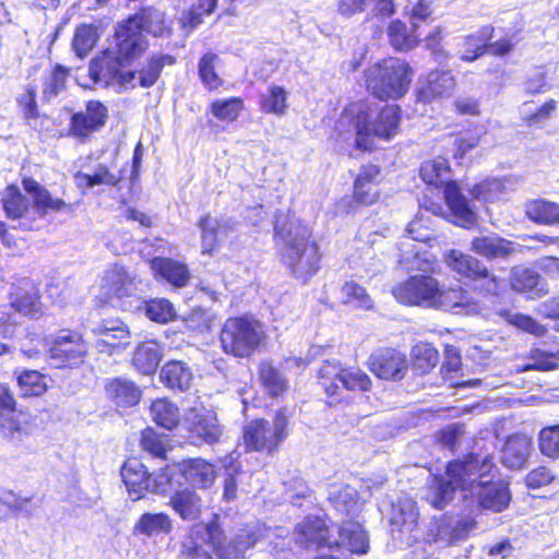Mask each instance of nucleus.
Here are the masks:
<instances>
[{
  "label": "nucleus",
  "mask_w": 559,
  "mask_h": 559,
  "mask_svg": "<svg viewBox=\"0 0 559 559\" xmlns=\"http://www.w3.org/2000/svg\"><path fill=\"white\" fill-rule=\"evenodd\" d=\"M162 353L158 344L154 341L144 342L134 350L133 366L143 374L153 373L159 365Z\"/></svg>",
  "instance_id": "obj_40"
},
{
  "label": "nucleus",
  "mask_w": 559,
  "mask_h": 559,
  "mask_svg": "<svg viewBox=\"0 0 559 559\" xmlns=\"http://www.w3.org/2000/svg\"><path fill=\"white\" fill-rule=\"evenodd\" d=\"M274 241L281 261L296 280L305 284L317 274L321 253L309 226L296 218L277 217Z\"/></svg>",
  "instance_id": "obj_1"
},
{
  "label": "nucleus",
  "mask_w": 559,
  "mask_h": 559,
  "mask_svg": "<svg viewBox=\"0 0 559 559\" xmlns=\"http://www.w3.org/2000/svg\"><path fill=\"white\" fill-rule=\"evenodd\" d=\"M295 539L297 544L307 549H320L322 547L333 549V542L329 538L325 521L319 516H309L298 523Z\"/></svg>",
  "instance_id": "obj_21"
},
{
  "label": "nucleus",
  "mask_w": 559,
  "mask_h": 559,
  "mask_svg": "<svg viewBox=\"0 0 559 559\" xmlns=\"http://www.w3.org/2000/svg\"><path fill=\"white\" fill-rule=\"evenodd\" d=\"M129 20L136 25L140 32H146L155 37H163L169 34V27L166 25L164 14L156 9H143Z\"/></svg>",
  "instance_id": "obj_37"
},
{
  "label": "nucleus",
  "mask_w": 559,
  "mask_h": 559,
  "mask_svg": "<svg viewBox=\"0 0 559 559\" xmlns=\"http://www.w3.org/2000/svg\"><path fill=\"white\" fill-rule=\"evenodd\" d=\"M126 64L110 51L107 50L94 58L88 67V75L94 84L109 86L111 84L135 86V72L123 71Z\"/></svg>",
  "instance_id": "obj_14"
},
{
  "label": "nucleus",
  "mask_w": 559,
  "mask_h": 559,
  "mask_svg": "<svg viewBox=\"0 0 559 559\" xmlns=\"http://www.w3.org/2000/svg\"><path fill=\"white\" fill-rule=\"evenodd\" d=\"M455 87L454 76L450 71H432L427 76L423 88L426 96L437 97L450 94Z\"/></svg>",
  "instance_id": "obj_50"
},
{
  "label": "nucleus",
  "mask_w": 559,
  "mask_h": 559,
  "mask_svg": "<svg viewBox=\"0 0 559 559\" xmlns=\"http://www.w3.org/2000/svg\"><path fill=\"white\" fill-rule=\"evenodd\" d=\"M108 119V109L99 100H90L84 111L74 112L70 119L69 133L81 141L102 129Z\"/></svg>",
  "instance_id": "obj_19"
},
{
  "label": "nucleus",
  "mask_w": 559,
  "mask_h": 559,
  "mask_svg": "<svg viewBox=\"0 0 559 559\" xmlns=\"http://www.w3.org/2000/svg\"><path fill=\"white\" fill-rule=\"evenodd\" d=\"M350 122L356 135V146L361 150L371 147L370 136L390 139L400 123V108L396 105H386L381 110L361 103L346 109L338 120L340 126Z\"/></svg>",
  "instance_id": "obj_3"
},
{
  "label": "nucleus",
  "mask_w": 559,
  "mask_h": 559,
  "mask_svg": "<svg viewBox=\"0 0 559 559\" xmlns=\"http://www.w3.org/2000/svg\"><path fill=\"white\" fill-rule=\"evenodd\" d=\"M177 477H175L174 489L168 493L170 495L168 506L182 521H195L202 512V499L191 488L177 489Z\"/></svg>",
  "instance_id": "obj_22"
},
{
  "label": "nucleus",
  "mask_w": 559,
  "mask_h": 559,
  "mask_svg": "<svg viewBox=\"0 0 559 559\" xmlns=\"http://www.w3.org/2000/svg\"><path fill=\"white\" fill-rule=\"evenodd\" d=\"M287 97L288 92L283 86L271 84L261 95L260 108L264 114L284 116L288 108Z\"/></svg>",
  "instance_id": "obj_46"
},
{
  "label": "nucleus",
  "mask_w": 559,
  "mask_h": 559,
  "mask_svg": "<svg viewBox=\"0 0 559 559\" xmlns=\"http://www.w3.org/2000/svg\"><path fill=\"white\" fill-rule=\"evenodd\" d=\"M259 380L272 396H280L288 389L285 377L270 361H262L259 365Z\"/></svg>",
  "instance_id": "obj_45"
},
{
  "label": "nucleus",
  "mask_w": 559,
  "mask_h": 559,
  "mask_svg": "<svg viewBox=\"0 0 559 559\" xmlns=\"http://www.w3.org/2000/svg\"><path fill=\"white\" fill-rule=\"evenodd\" d=\"M379 175V167L368 165L361 168L354 183V198L362 205H369L377 201L378 189L373 180Z\"/></svg>",
  "instance_id": "obj_35"
},
{
  "label": "nucleus",
  "mask_w": 559,
  "mask_h": 559,
  "mask_svg": "<svg viewBox=\"0 0 559 559\" xmlns=\"http://www.w3.org/2000/svg\"><path fill=\"white\" fill-rule=\"evenodd\" d=\"M173 520L164 512H145L133 526L135 536L157 537L168 535L173 531Z\"/></svg>",
  "instance_id": "obj_27"
},
{
  "label": "nucleus",
  "mask_w": 559,
  "mask_h": 559,
  "mask_svg": "<svg viewBox=\"0 0 559 559\" xmlns=\"http://www.w3.org/2000/svg\"><path fill=\"white\" fill-rule=\"evenodd\" d=\"M69 70L57 64L45 78L43 85V98L47 102L56 98L66 88Z\"/></svg>",
  "instance_id": "obj_56"
},
{
  "label": "nucleus",
  "mask_w": 559,
  "mask_h": 559,
  "mask_svg": "<svg viewBox=\"0 0 559 559\" xmlns=\"http://www.w3.org/2000/svg\"><path fill=\"white\" fill-rule=\"evenodd\" d=\"M369 369L379 379L400 380L407 370L406 357L395 349L382 348L370 356Z\"/></svg>",
  "instance_id": "obj_20"
},
{
  "label": "nucleus",
  "mask_w": 559,
  "mask_h": 559,
  "mask_svg": "<svg viewBox=\"0 0 559 559\" xmlns=\"http://www.w3.org/2000/svg\"><path fill=\"white\" fill-rule=\"evenodd\" d=\"M217 60V56L214 53H205L199 62V74L209 88H217L221 84V80L215 72L214 63Z\"/></svg>",
  "instance_id": "obj_63"
},
{
  "label": "nucleus",
  "mask_w": 559,
  "mask_h": 559,
  "mask_svg": "<svg viewBox=\"0 0 559 559\" xmlns=\"http://www.w3.org/2000/svg\"><path fill=\"white\" fill-rule=\"evenodd\" d=\"M493 27L486 25L477 34L462 38L460 46L461 59L473 62L486 52V43L492 37Z\"/></svg>",
  "instance_id": "obj_38"
},
{
  "label": "nucleus",
  "mask_w": 559,
  "mask_h": 559,
  "mask_svg": "<svg viewBox=\"0 0 559 559\" xmlns=\"http://www.w3.org/2000/svg\"><path fill=\"white\" fill-rule=\"evenodd\" d=\"M512 288L526 293L531 298L540 297L546 293L539 274L532 269H519L513 273Z\"/></svg>",
  "instance_id": "obj_43"
},
{
  "label": "nucleus",
  "mask_w": 559,
  "mask_h": 559,
  "mask_svg": "<svg viewBox=\"0 0 559 559\" xmlns=\"http://www.w3.org/2000/svg\"><path fill=\"white\" fill-rule=\"evenodd\" d=\"M221 535L219 525L212 521L207 524L195 525L188 540L215 549L218 559H245V551L253 547L258 540L255 532L242 530L234 539L219 545ZM203 548L205 549V547Z\"/></svg>",
  "instance_id": "obj_11"
},
{
  "label": "nucleus",
  "mask_w": 559,
  "mask_h": 559,
  "mask_svg": "<svg viewBox=\"0 0 559 559\" xmlns=\"http://www.w3.org/2000/svg\"><path fill=\"white\" fill-rule=\"evenodd\" d=\"M103 286L107 287L108 294L118 298L132 296L138 289L135 277L120 265H115L105 272L103 277Z\"/></svg>",
  "instance_id": "obj_31"
},
{
  "label": "nucleus",
  "mask_w": 559,
  "mask_h": 559,
  "mask_svg": "<svg viewBox=\"0 0 559 559\" xmlns=\"http://www.w3.org/2000/svg\"><path fill=\"white\" fill-rule=\"evenodd\" d=\"M185 425L191 438L207 444L222 440L224 427L219 424L216 413L205 407H192L185 416Z\"/></svg>",
  "instance_id": "obj_17"
},
{
  "label": "nucleus",
  "mask_w": 559,
  "mask_h": 559,
  "mask_svg": "<svg viewBox=\"0 0 559 559\" xmlns=\"http://www.w3.org/2000/svg\"><path fill=\"white\" fill-rule=\"evenodd\" d=\"M145 313L147 318L158 323H167L176 316L173 304L166 299H153L146 302Z\"/></svg>",
  "instance_id": "obj_62"
},
{
  "label": "nucleus",
  "mask_w": 559,
  "mask_h": 559,
  "mask_svg": "<svg viewBox=\"0 0 559 559\" xmlns=\"http://www.w3.org/2000/svg\"><path fill=\"white\" fill-rule=\"evenodd\" d=\"M181 474L187 481L200 488L210 487L215 479L213 465L202 459H192L186 462Z\"/></svg>",
  "instance_id": "obj_39"
},
{
  "label": "nucleus",
  "mask_w": 559,
  "mask_h": 559,
  "mask_svg": "<svg viewBox=\"0 0 559 559\" xmlns=\"http://www.w3.org/2000/svg\"><path fill=\"white\" fill-rule=\"evenodd\" d=\"M92 332L98 335L95 347L99 353L111 354L116 347L124 346L129 343V330L120 320H105L93 328Z\"/></svg>",
  "instance_id": "obj_23"
},
{
  "label": "nucleus",
  "mask_w": 559,
  "mask_h": 559,
  "mask_svg": "<svg viewBox=\"0 0 559 559\" xmlns=\"http://www.w3.org/2000/svg\"><path fill=\"white\" fill-rule=\"evenodd\" d=\"M417 520L418 512L412 500L405 499L392 504L390 520L392 534H411L417 525Z\"/></svg>",
  "instance_id": "obj_29"
},
{
  "label": "nucleus",
  "mask_w": 559,
  "mask_h": 559,
  "mask_svg": "<svg viewBox=\"0 0 559 559\" xmlns=\"http://www.w3.org/2000/svg\"><path fill=\"white\" fill-rule=\"evenodd\" d=\"M28 199L15 186H9L2 197V207L10 219L21 218L28 209Z\"/></svg>",
  "instance_id": "obj_49"
},
{
  "label": "nucleus",
  "mask_w": 559,
  "mask_h": 559,
  "mask_svg": "<svg viewBox=\"0 0 559 559\" xmlns=\"http://www.w3.org/2000/svg\"><path fill=\"white\" fill-rule=\"evenodd\" d=\"M243 103L239 97L217 99L212 103L211 111L219 120L235 121L242 110Z\"/></svg>",
  "instance_id": "obj_59"
},
{
  "label": "nucleus",
  "mask_w": 559,
  "mask_h": 559,
  "mask_svg": "<svg viewBox=\"0 0 559 559\" xmlns=\"http://www.w3.org/2000/svg\"><path fill=\"white\" fill-rule=\"evenodd\" d=\"M540 453L550 459H559V425L544 427L538 435Z\"/></svg>",
  "instance_id": "obj_60"
},
{
  "label": "nucleus",
  "mask_w": 559,
  "mask_h": 559,
  "mask_svg": "<svg viewBox=\"0 0 559 559\" xmlns=\"http://www.w3.org/2000/svg\"><path fill=\"white\" fill-rule=\"evenodd\" d=\"M96 43V33L92 26L81 25L75 29L72 49L75 55L83 59L85 58Z\"/></svg>",
  "instance_id": "obj_61"
},
{
  "label": "nucleus",
  "mask_w": 559,
  "mask_h": 559,
  "mask_svg": "<svg viewBox=\"0 0 559 559\" xmlns=\"http://www.w3.org/2000/svg\"><path fill=\"white\" fill-rule=\"evenodd\" d=\"M528 359L531 361L522 366V371H551L558 368L559 352L554 353L542 348H532Z\"/></svg>",
  "instance_id": "obj_52"
},
{
  "label": "nucleus",
  "mask_w": 559,
  "mask_h": 559,
  "mask_svg": "<svg viewBox=\"0 0 559 559\" xmlns=\"http://www.w3.org/2000/svg\"><path fill=\"white\" fill-rule=\"evenodd\" d=\"M87 353V344L75 331L61 330L53 338L48 354L56 367L78 366Z\"/></svg>",
  "instance_id": "obj_15"
},
{
  "label": "nucleus",
  "mask_w": 559,
  "mask_h": 559,
  "mask_svg": "<svg viewBox=\"0 0 559 559\" xmlns=\"http://www.w3.org/2000/svg\"><path fill=\"white\" fill-rule=\"evenodd\" d=\"M527 217L538 224L555 225L559 223V205L546 200H533L526 204Z\"/></svg>",
  "instance_id": "obj_44"
},
{
  "label": "nucleus",
  "mask_w": 559,
  "mask_h": 559,
  "mask_svg": "<svg viewBox=\"0 0 559 559\" xmlns=\"http://www.w3.org/2000/svg\"><path fill=\"white\" fill-rule=\"evenodd\" d=\"M329 500L334 509L350 519L359 511L357 490L344 484H333L329 489Z\"/></svg>",
  "instance_id": "obj_32"
},
{
  "label": "nucleus",
  "mask_w": 559,
  "mask_h": 559,
  "mask_svg": "<svg viewBox=\"0 0 559 559\" xmlns=\"http://www.w3.org/2000/svg\"><path fill=\"white\" fill-rule=\"evenodd\" d=\"M17 384L23 396H40L47 391L44 374L36 370H23L19 373Z\"/></svg>",
  "instance_id": "obj_57"
},
{
  "label": "nucleus",
  "mask_w": 559,
  "mask_h": 559,
  "mask_svg": "<svg viewBox=\"0 0 559 559\" xmlns=\"http://www.w3.org/2000/svg\"><path fill=\"white\" fill-rule=\"evenodd\" d=\"M493 468L491 456L468 455V469H472V473L466 481L467 500L476 502L481 509L502 512L509 506L511 493L507 484L500 480L493 481L491 475Z\"/></svg>",
  "instance_id": "obj_4"
},
{
  "label": "nucleus",
  "mask_w": 559,
  "mask_h": 559,
  "mask_svg": "<svg viewBox=\"0 0 559 559\" xmlns=\"http://www.w3.org/2000/svg\"><path fill=\"white\" fill-rule=\"evenodd\" d=\"M159 378L169 389L187 391L192 383L193 374L187 364L173 360L163 366Z\"/></svg>",
  "instance_id": "obj_36"
},
{
  "label": "nucleus",
  "mask_w": 559,
  "mask_h": 559,
  "mask_svg": "<svg viewBox=\"0 0 559 559\" xmlns=\"http://www.w3.org/2000/svg\"><path fill=\"white\" fill-rule=\"evenodd\" d=\"M24 188L27 192L32 193L34 205L38 212L46 214L51 212H72L73 205L66 203L59 198H53L48 190L39 186L34 180H25Z\"/></svg>",
  "instance_id": "obj_33"
},
{
  "label": "nucleus",
  "mask_w": 559,
  "mask_h": 559,
  "mask_svg": "<svg viewBox=\"0 0 559 559\" xmlns=\"http://www.w3.org/2000/svg\"><path fill=\"white\" fill-rule=\"evenodd\" d=\"M155 276L166 281L175 287H183L190 278L188 266L170 258L155 257L150 261Z\"/></svg>",
  "instance_id": "obj_26"
},
{
  "label": "nucleus",
  "mask_w": 559,
  "mask_h": 559,
  "mask_svg": "<svg viewBox=\"0 0 559 559\" xmlns=\"http://www.w3.org/2000/svg\"><path fill=\"white\" fill-rule=\"evenodd\" d=\"M147 40L129 19L119 24L115 33L114 50H110L122 64L129 66L147 49Z\"/></svg>",
  "instance_id": "obj_16"
},
{
  "label": "nucleus",
  "mask_w": 559,
  "mask_h": 559,
  "mask_svg": "<svg viewBox=\"0 0 559 559\" xmlns=\"http://www.w3.org/2000/svg\"><path fill=\"white\" fill-rule=\"evenodd\" d=\"M471 471L468 456L449 462L444 475H435L427 481L423 498L438 510L444 509L452 501L457 489L462 491L463 499L467 500L466 481Z\"/></svg>",
  "instance_id": "obj_8"
},
{
  "label": "nucleus",
  "mask_w": 559,
  "mask_h": 559,
  "mask_svg": "<svg viewBox=\"0 0 559 559\" xmlns=\"http://www.w3.org/2000/svg\"><path fill=\"white\" fill-rule=\"evenodd\" d=\"M318 373L331 405L341 401L342 390L367 392L371 388V379L366 372L357 367H343L334 359L325 360Z\"/></svg>",
  "instance_id": "obj_10"
},
{
  "label": "nucleus",
  "mask_w": 559,
  "mask_h": 559,
  "mask_svg": "<svg viewBox=\"0 0 559 559\" xmlns=\"http://www.w3.org/2000/svg\"><path fill=\"white\" fill-rule=\"evenodd\" d=\"M341 293L343 302L346 305L362 309H370L372 307V299L366 289L354 282H346L342 286Z\"/></svg>",
  "instance_id": "obj_58"
},
{
  "label": "nucleus",
  "mask_w": 559,
  "mask_h": 559,
  "mask_svg": "<svg viewBox=\"0 0 559 559\" xmlns=\"http://www.w3.org/2000/svg\"><path fill=\"white\" fill-rule=\"evenodd\" d=\"M107 396L117 405L130 407L139 403L141 391L129 379L116 378L110 380L106 385Z\"/></svg>",
  "instance_id": "obj_34"
},
{
  "label": "nucleus",
  "mask_w": 559,
  "mask_h": 559,
  "mask_svg": "<svg viewBox=\"0 0 559 559\" xmlns=\"http://www.w3.org/2000/svg\"><path fill=\"white\" fill-rule=\"evenodd\" d=\"M472 250L488 259L504 258L514 253L520 247L518 243L498 236L476 237L472 241Z\"/></svg>",
  "instance_id": "obj_28"
},
{
  "label": "nucleus",
  "mask_w": 559,
  "mask_h": 559,
  "mask_svg": "<svg viewBox=\"0 0 559 559\" xmlns=\"http://www.w3.org/2000/svg\"><path fill=\"white\" fill-rule=\"evenodd\" d=\"M437 293L438 281L424 274L411 276L392 288V295L400 304L424 308L433 306Z\"/></svg>",
  "instance_id": "obj_13"
},
{
  "label": "nucleus",
  "mask_w": 559,
  "mask_h": 559,
  "mask_svg": "<svg viewBox=\"0 0 559 559\" xmlns=\"http://www.w3.org/2000/svg\"><path fill=\"white\" fill-rule=\"evenodd\" d=\"M120 475L130 499L138 501L146 493L168 495L174 489L175 477L179 476V469L175 465H166L150 473L142 462L132 459L122 465Z\"/></svg>",
  "instance_id": "obj_6"
},
{
  "label": "nucleus",
  "mask_w": 559,
  "mask_h": 559,
  "mask_svg": "<svg viewBox=\"0 0 559 559\" xmlns=\"http://www.w3.org/2000/svg\"><path fill=\"white\" fill-rule=\"evenodd\" d=\"M431 308L451 311L456 314L468 311V309H474L468 294L461 287L444 290L441 289L439 283L438 293L436 294L433 306H431Z\"/></svg>",
  "instance_id": "obj_30"
},
{
  "label": "nucleus",
  "mask_w": 559,
  "mask_h": 559,
  "mask_svg": "<svg viewBox=\"0 0 559 559\" xmlns=\"http://www.w3.org/2000/svg\"><path fill=\"white\" fill-rule=\"evenodd\" d=\"M141 447L153 457L166 459V453L170 450L169 438L157 433L153 428H146L142 431Z\"/></svg>",
  "instance_id": "obj_55"
},
{
  "label": "nucleus",
  "mask_w": 559,
  "mask_h": 559,
  "mask_svg": "<svg viewBox=\"0 0 559 559\" xmlns=\"http://www.w3.org/2000/svg\"><path fill=\"white\" fill-rule=\"evenodd\" d=\"M388 36L391 46L395 50L408 51L417 45V39L412 35L405 23L394 20L388 27Z\"/></svg>",
  "instance_id": "obj_54"
},
{
  "label": "nucleus",
  "mask_w": 559,
  "mask_h": 559,
  "mask_svg": "<svg viewBox=\"0 0 559 559\" xmlns=\"http://www.w3.org/2000/svg\"><path fill=\"white\" fill-rule=\"evenodd\" d=\"M447 266L456 275L472 281L487 280V292L497 294L498 283L495 276H490L487 267L471 254L452 249L444 255Z\"/></svg>",
  "instance_id": "obj_18"
},
{
  "label": "nucleus",
  "mask_w": 559,
  "mask_h": 559,
  "mask_svg": "<svg viewBox=\"0 0 559 559\" xmlns=\"http://www.w3.org/2000/svg\"><path fill=\"white\" fill-rule=\"evenodd\" d=\"M532 445V439L524 433L510 436L502 449L501 463L510 469L524 467L530 457Z\"/></svg>",
  "instance_id": "obj_25"
},
{
  "label": "nucleus",
  "mask_w": 559,
  "mask_h": 559,
  "mask_svg": "<svg viewBox=\"0 0 559 559\" xmlns=\"http://www.w3.org/2000/svg\"><path fill=\"white\" fill-rule=\"evenodd\" d=\"M260 323L249 317L227 319L219 333L221 347L225 354L238 358L251 356L262 341Z\"/></svg>",
  "instance_id": "obj_9"
},
{
  "label": "nucleus",
  "mask_w": 559,
  "mask_h": 559,
  "mask_svg": "<svg viewBox=\"0 0 559 559\" xmlns=\"http://www.w3.org/2000/svg\"><path fill=\"white\" fill-rule=\"evenodd\" d=\"M151 416L156 425L171 430L179 423L178 407L166 399H159L151 405Z\"/></svg>",
  "instance_id": "obj_48"
},
{
  "label": "nucleus",
  "mask_w": 559,
  "mask_h": 559,
  "mask_svg": "<svg viewBox=\"0 0 559 559\" xmlns=\"http://www.w3.org/2000/svg\"><path fill=\"white\" fill-rule=\"evenodd\" d=\"M449 163L441 156L424 162L420 167L421 179L427 185L436 188L442 187L444 201L455 218V224L469 228L477 222L476 210L459 183L449 179Z\"/></svg>",
  "instance_id": "obj_5"
},
{
  "label": "nucleus",
  "mask_w": 559,
  "mask_h": 559,
  "mask_svg": "<svg viewBox=\"0 0 559 559\" xmlns=\"http://www.w3.org/2000/svg\"><path fill=\"white\" fill-rule=\"evenodd\" d=\"M334 548H347L352 554L365 555L369 550V536L360 523L344 521L338 528V539L333 540Z\"/></svg>",
  "instance_id": "obj_24"
},
{
  "label": "nucleus",
  "mask_w": 559,
  "mask_h": 559,
  "mask_svg": "<svg viewBox=\"0 0 559 559\" xmlns=\"http://www.w3.org/2000/svg\"><path fill=\"white\" fill-rule=\"evenodd\" d=\"M274 241L281 261L296 280L305 284L317 274L321 253L309 226L296 218L277 217Z\"/></svg>",
  "instance_id": "obj_2"
},
{
  "label": "nucleus",
  "mask_w": 559,
  "mask_h": 559,
  "mask_svg": "<svg viewBox=\"0 0 559 559\" xmlns=\"http://www.w3.org/2000/svg\"><path fill=\"white\" fill-rule=\"evenodd\" d=\"M412 70L397 58L383 59L365 71L368 92L381 100L399 99L408 91Z\"/></svg>",
  "instance_id": "obj_7"
},
{
  "label": "nucleus",
  "mask_w": 559,
  "mask_h": 559,
  "mask_svg": "<svg viewBox=\"0 0 559 559\" xmlns=\"http://www.w3.org/2000/svg\"><path fill=\"white\" fill-rule=\"evenodd\" d=\"M409 247H412L411 243L402 242L400 263L408 271H429L433 263L430 254L427 251L421 252L417 249L409 250Z\"/></svg>",
  "instance_id": "obj_51"
},
{
  "label": "nucleus",
  "mask_w": 559,
  "mask_h": 559,
  "mask_svg": "<svg viewBox=\"0 0 559 559\" xmlns=\"http://www.w3.org/2000/svg\"><path fill=\"white\" fill-rule=\"evenodd\" d=\"M287 423L284 411L276 413L272 425L263 419L250 421L243 430L246 447L255 451L275 450L287 436Z\"/></svg>",
  "instance_id": "obj_12"
},
{
  "label": "nucleus",
  "mask_w": 559,
  "mask_h": 559,
  "mask_svg": "<svg viewBox=\"0 0 559 559\" xmlns=\"http://www.w3.org/2000/svg\"><path fill=\"white\" fill-rule=\"evenodd\" d=\"M74 182L80 189H91L97 186H116L119 178L106 165L98 164L92 173L78 171Z\"/></svg>",
  "instance_id": "obj_42"
},
{
  "label": "nucleus",
  "mask_w": 559,
  "mask_h": 559,
  "mask_svg": "<svg viewBox=\"0 0 559 559\" xmlns=\"http://www.w3.org/2000/svg\"><path fill=\"white\" fill-rule=\"evenodd\" d=\"M217 4V0H198V5L192 8L183 16V25L190 28L197 27L202 23V15L213 13Z\"/></svg>",
  "instance_id": "obj_64"
},
{
  "label": "nucleus",
  "mask_w": 559,
  "mask_h": 559,
  "mask_svg": "<svg viewBox=\"0 0 559 559\" xmlns=\"http://www.w3.org/2000/svg\"><path fill=\"white\" fill-rule=\"evenodd\" d=\"M198 226L201 229L202 252L210 253L217 239L225 233L224 225L217 218L205 215L199 221Z\"/></svg>",
  "instance_id": "obj_53"
},
{
  "label": "nucleus",
  "mask_w": 559,
  "mask_h": 559,
  "mask_svg": "<svg viewBox=\"0 0 559 559\" xmlns=\"http://www.w3.org/2000/svg\"><path fill=\"white\" fill-rule=\"evenodd\" d=\"M175 61L176 59L170 55L153 56L141 71L135 72L134 84L136 85L135 81H138L142 87L153 86L159 78L163 68L166 64H174Z\"/></svg>",
  "instance_id": "obj_47"
},
{
  "label": "nucleus",
  "mask_w": 559,
  "mask_h": 559,
  "mask_svg": "<svg viewBox=\"0 0 559 559\" xmlns=\"http://www.w3.org/2000/svg\"><path fill=\"white\" fill-rule=\"evenodd\" d=\"M12 296V307L24 316L36 318L41 313L37 292L29 282H24V289L15 288Z\"/></svg>",
  "instance_id": "obj_41"
}]
</instances>
